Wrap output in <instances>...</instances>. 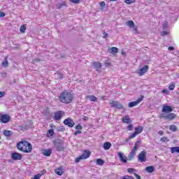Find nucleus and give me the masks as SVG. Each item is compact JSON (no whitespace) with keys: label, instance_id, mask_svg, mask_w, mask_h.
<instances>
[{"label":"nucleus","instance_id":"nucleus-16","mask_svg":"<svg viewBox=\"0 0 179 179\" xmlns=\"http://www.w3.org/2000/svg\"><path fill=\"white\" fill-rule=\"evenodd\" d=\"M55 148L57 152H62V150H64V143L57 142L55 143Z\"/></svg>","mask_w":179,"mask_h":179},{"label":"nucleus","instance_id":"nucleus-8","mask_svg":"<svg viewBox=\"0 0 179 179\" xmlns=\"http://www.w3.org/2000/svg\"><path fill=\"white\" fill-rule=\"evenodd\" d=\"M162 118H164L165 120H168V121H173L177 117V115L175 113H162Z\"/></svg>","mask_w":179,"mask_h":179},{"label":"nucleus","instance_id":"nucleus-13","mask_svg":"<svg viewBox=\"0 0 179 179\" xmlns=\"http://www.w3.org/2000/svg\"><path fill=\"white\" fill-rule=\"evenodd\" d=\"M23 155L19 152H13L11 153V159L13 160H22Z\"/></svg>","mask_w":179,"mask_h":179},{"label":"nucleus","instance_id":"nucleus-14","mask_svg":"<svg viewBox=\"0 0 179 179\" xmlns=\"http://www.w3.org/2000/svg\"><path fill=\"white\" fill-rule=\"evenodd\" d=\"M148 71H149V66L145 65L138 71V75L139 76H143V75H145Z\"/></svg>","mask_w":179,"mask_h":179},{"label":"nucleus","instance_id":"nucleus-17","mask_svg":"<svg viewBox=\"0 0 179 179\" xmlns=\"http://www.w3.org/2000/svg\"><path fill=\"white\" fill-rule=\"evenodd\" d=\"M55 173L57 176H62L64 174V166H59L55 169Z\"/></svg>","mask_w":179,"mask_h":179},{"label":"nucleus","instance_id":"nucleus-48","mask_svg":"<svg viewBox=\"0 0 179 179\" xmlns=\"http://www.w3.org/2000/svg\"><path fill=\"white\" fill-rule=\"evenodd\" d=\"M131 29H133V30L136 31V34L138 33V27L134 25Z\"/></svg>","mask_w":179,"mask_h":179},{"label":"nucleus","instance_id":"nucleus-45","mask_svg":"<svg viewBox=\"0 0 179 179\" xmlns=\"http://www.w3.org/2000/svg\"><path fill=\"white\" fill-rule=\"evenodd\" d=\"M58 131H60L61 132H64V131H65V127H64V126H60V127H59Z\"/></svg>","mask_w":179,"mask_h":179},{"label":"nucleus","instance_id":"nucleus-58","mask_svg":"<svg viewBox=\"0 0 179 179\" xmlns=\"http://www.w3.org/2000/svg\"><path fill=\"white\" fill-rule=\"evenodd\" d=\"M83 121H86L87 120H89V117L87 116H85L83 117Z\"/></svg>","mask_w":179,"mask_h":179},{"label":"nucleus","instance_id":"nucleus-22","mask_svg":"<svg viewBox=\"0 0 179 179\" xmlns=\"http://www.w3.org/2000/svg\"><path fill=\"white\" fill-rule=\"evenodd\" d=\"M86 99H90V101H93L94 103L97 102V97H96L94 95H90L87 96Z\"/></svg>","mask_w":179,"mask_h":179},{"label":"nucleus","instance_id":"nucleus-9","mask_svg":"<svg viewBox=\"0 0 179 179\" xmlns=\"http://www.w3.org/2000/svg\"><path fill=\"white\" fill-rule=\"evenodd\" d=\"M144 98L145 96L143 95H141L140 98L137 99V101L129 103V105H128L129 108H132V107H135V106H138V104H139V103H141Z\"/></svg>","mask_w":179,"mask_h":179},{"label":"nucleus","instance_id":"nucleus-52","mask_svg":"<svg viewBox=\"0 0 179 179\" xmlns=\"http://www.w3.org/2000/svg\"><path fill=\"white\" fill-rule=\"evenodd\" d=\"M3 96H5V92H0V99L3 97Z\"/></svg>","mask_w":179,"mask_h":179},{"label":"nucleus","instance_id":"nucleus-31","mask_svg":"<svg viewBox=\"0 0 179 179\" xmlns=\"http://www.w3.org/2000/svg\"><path fill=\"white\" fill-rule=\"evenodd\" d=\"M163 30H167L169 29V22L167 21H165L162 25Z\"/></svg>","mask_w":179,"mask_h":179},{"label":"nucleus","instance_id":"nucleus-20","mask_svg":"<svg viewBox=\"0 0 179 179\" xmlns=\"http://www.w3.org/2000/svg\"><path fill=\"white\" fill-rule=\"evenodd\" d=\"M122 121L124 124H131V122H132V120H131V118H129V115H128L124 116Z\"/></svg>","mask_w":179,"mask_h":179},{"label":"nucleus","instance_id":"nucleus-5","mask_svg":"<svg viewBox=\"0 0 179 179\" xmlns=\"http://www.w3.org/2000/svg\"><path fill=\"white\" fill-rule=\"evenodd\" d=\"M143 132V127L138 126L137 127H135L134 132L132 133L129 136V139H134V138H136L137 135H139V134H142Z\"/></svg>","mask_w":179,"mask_h":179},{"label":"nucleus","instance_id":"nucleus-19","mask_svg":"<svg viewBox=\"0 0 179 179\" xmlns=\"http://www.w3.org/2000/svg\"><path fill=\"white\" fill-rule=\"evenodd\" d=\"M51 153H52V149H46V150H42V155H43V156H46L48 157L51 156Z\"/></svg>","mask_w":179,"mask_h":179},{"label":"nucleus","instance_id":"nucleus-28","mask_svg":"<svg viewBox=\"0 0 179 179\" xmlns=\"http://www.w3.org/2000/svg\"><path fill=\"white\" fill-rule=\"evenodd\" d=\"M146 171H148V173H153V171H155V167L150 166H147L145 168Z\"/></svg>","mask_w":179,"mask_h":179},{"label":"nucleus","instance_id":"nucleus-60","mask_svg":"<svg viewBox=\"0 0 179 179\" xmlns=\"http://www.w3.org/2000/svg\"><path fill=\"white\" fill-rule=\"evenodd\" d=\"M36 62H40V59H38V58H36L35 60H34Z\"/></svg>","mask_w":179,"mask_h":179},{"label":"nucleus","instance_id":"nucleus-40","mask_svg":"<svg viewBox=\"0 0 179 179\" xmlns=\"http://www.w3.org/2000/svg\"><path fill=\"white\" fill-rule=\"evenodd\" d=\"M127 129H128V131H132V129H134V125L132 124H129L127 126Z\"/></svg>","mask_w":179,"mask_h":179},{"label":"nucleus","instance_id":"nucleus-12","mask_svg":"<svg viewBox=\"0 0 179 179\" xmlns=\"http://www.w3.org/2000/svg\"><path fill=\"white\" fill-rule=\"evenodd\" d=\"M64 115H65V113H64V111L58 110L56 113H55L54 119L56 121H59V120H61V118H62L64 117Z\"/></svg>","mask_w":179,"mask_h":179},{"label":"nucleus","instance_id":"nucleus-36","mask_svg":"<svg viewBox=\"0 0 179 179\" xmlns=\"http://www.w3.org/2000/svg\"><path fill=\"white\" fill-rule=\"evenodd\" d=\"M170 140L169 139V138L166 137V136H163L162 138H161V142H169Z\"/></svg>","mask_w":179,"mask_h":179},{"label":"nucleus","instance_id":"nucleus-43","mask_svg":"<svg viewBox=\"0 0 179 179\" xmlns=\"http://www.w3.org/2000/svg\"><path fill=\"white\" fill-rule=\"evenodd\" d=\"M43 173H42V174L38 173V174L35 175L34 177V179H40V178L41 177V176H43Z\"/></svg>","mask_w":179,"mask_h":179},{"label":"nucleus","instance_id":"nucleus-55","mask_svg":"<svg viewBox=\"0 0 179 179\" xmlns=\"http://www.w3.org/2000/svg\"><path fill=\"white\" fill-rule=\"evenodd\" d=\"M103 36L104 37H108V34H107L106 31H103Z\"/></svg>","mask_w":179,"mask_h":179},{"label":"nucleus","instance_id":"nucleus-6","mask_svg":"<svg viewBox=\"0 0 179 179\" xmlns=\"http://www.w3.org/2000/svg\"><path fill=\"white\" fill-rule=\"evenodd\" d=\"M10 122V115L8 114L0 113V122L2 124H8Z\"/></svg>","mask_w":179,"mask_h":179},{"label":"nucleus","instance_id":"nucleus-46","mask_svg":"<svg viewBox=\"0 0 179 179\" xmlns=\"http://www.w3.org/2000/svg\"><path fill=\"white\" fill-rule=\"evenodd\" d=\"M167 34H169V32L167 31H163L161 33V36H167Z\"/></svg>","mask_w":179,"mask_h":179},{"label":"nucleus","instance_id":"nucleus-29","mask_svg":"<svg viewBox=\"0 0 179 179\" xmlns=\"http://www.w3.org/2000/svg\"><path fill=\"white\" fill-rule=\"evenodd\" d=\"M96 164H98L99 166H103V164H104V160H103L101 158L97 159Z\"/></svg>","mask_w":179,"mask_h":179},{"label":"nucleus","instance_id":"nucleus-56","mask_svg":"<svg viewBox=\"0 0 179 179\" xmlns=\"http://www.w3.org/2000/svg\"><path fill=\"white\" fill-rule=\"evenodd\" d=\"M0 16H1V17H4L5 13H3V12L0 13Z\"/></svg>","mask_w":179,"mask_h":179},{"label":"nucleus","instance_id":"nucleus-15","mask_svg":"<svg viewBox=\"0 0 179 179\" xmlns=\"http://www.w3.org/2000/svg\"><path fill=\"white\" fill-rule=\"evenodd\" d=\"M173 111V108L170 106L164 105L162 108V113H166V114H169Z\"/></svg>","mask_w":179,"mask_h":179},{"label":"nucleus","instance_id":"nucleus-25","mask_svg":"<svg viewBox=\"0 0 179 179\" xmlns=\"http://www.w3.org/2000/svg\"><path fill=\"white\" fill-rule=\"evenodd\" d=\"M127 26H129V27H130V29H132L134 27V26H135V22H134V21L132 20H129L126 22Z\"/></svg>","mask_w":179,"mask_h":179},{"label":"nucleus","instance_id":"nucleus-51","mask_svg":"<svg viewBox=\"0 0 179 179\" xmlns=\"http://www.w3.org/2000/svg\"><path fill=\"white\" fill-rule=\"evenodd\" d=\"M168 50H169V51H174V47H173V46H169V47L168 48Z\"/></svg>","mask_w":179,"mask_h":179},{"label":"nucleus","instance_id":"nucleus-33","mask_svg":"<svg viewBox=\"0 0 179 179\" xmlns=\"http://www.w3.org/2000/svg\"><path fill=\"white\" fill-rule=\"evenodd\" d=\"M4 60L5 61L1 63V65L3 66H4L5 68H7V66H8V57H5Z\"/></svg>","mask_w":179,"mask_h":179},{"label":"nucleus","instance_id":"nucleus-61","mask_svg":"<svg viewBox=\"0 0 179 179\" xmlns=\"http://www.w3.org/2000/svg\"><path fill=\"white\" fill-rule=\"evenodd\" d=\"M105 99H106V96H101V100H105Z\"/></svg>","mask_w":179,"mask_h":179},{"label":"nucleus","instance_id":"nucleus-3","mask_svg":"<svg viewBox=\"0 0 179 179\" xmlns=\"http://www.w3.org/2000/svg\"><path fill=\"white\" fill-rule=\"evenodd\" d=\"M17 149H18L20 152H22V153H31V150H33V146L29 141L26 140H22L17 143Z\"/></svg>","mask_w":179,"mask_h":179},{"label":"nucleus","instance_id":"nucleus-10","mask_svg":"<svg viewBox=\"0 0 179 179\" xmlns=\"http://www.w3.org/2000/svg\"><path fill=\"white\" fill-rule=\"evenodd\" d=\"M138 159L141 163H145L146 162V151H141L138 155Z\"/></svg>","mask_w":179,"mask_h":179},{"label":"nucleus","instance_id":"nucleus-34","mask_svg":"<svg viewBox=\"0 0 179 179\" xmlns=\"http://www.w3.org/2000/svg\"><path fill=\"white\" fill-rule=\"evenodd\" d=\"M26 26L22 25L20 28V33H24L26 31Z\"/></svg>","mask_w":179,"mask_h":179},{"label":"nucleus","instance_id":"nucleus-57","mask_svg":"<svg viewBox=\"0 0 179 179\" xmlns=\"http://www.w3.org/2000/svg\"><path fill=\"white\" fill-rule=\"evenodd\" d=\"M162 93L167 94V93H169V91H167V90H162Z\"/></svg>","mask_w":179,"mask_h":179},{"label":"nucleus","instance_id":"nucleus-24","mask_svg":"<svg viewBox=\"0 0 179 179\" xmlns=\"http://www.w3.org/2000/svg\"><path fill=\"white\" fill-rule=\"evenodd\" d=\"M110 148H111V143L110 142H106L104 144H103V149L105 150H108L110 149Z\"/></svg>","mask_w":179,"mask_h":179},{"label":"nucleus","instance_id":"nucleus-54","mask_svg":"<svg viewBox=\"0 0 179 179\" xmlns=\"http://www.w3.org/2000/svg\"><path fill=\"white\" fill-rule=\"evenodd\" d=\"M134 174L136 178L141 179V176L138 175L137 173H134Z\"/></svg>","mask_w":179,"mask_h":179},{"label":"nucleus","instance_id":"nucleus-21","mask_svg":"<svg viewBox=\"0 0 179 179\" xmlns=\"http://www.w3.org/2000/svg\"><path fill=\"white\" fill-rule=\"evenodd\" d=\"M64 6H66V1H62V3L56 5L57 9H62V8H64Z\"/></svg>","mask_w":179,"mask_h":179},{"label":"nucleus","instance_id":"nucleus-53","mask_svg":"<svg viewBox=\"0 0 179 179\" xmlns=\"http://www.w3.org/2000/svg\"><path fill=\"white\" fill-rule=\"evenodd\" d=\"M159 135H160V136H162V135L164 134V132L162 130H160L158 131Z\"/></svg>","mask_w":179,"mask_h":179},{"label":"nucleus","instance_id":"nucleus-26","mask_svg":"<svg viewBox=\"0 0 179 179\" xmlns=\"http://www.w3.org/2000/svg\"><path fill=\"white\" fill-rule=\"evenodd\" d=\"M169 129L170 131H171V132H176L177 131V126H176L175 124H172L169 126Z\"/></svg>","mask_w":179,"mask_h":179},{"label":"nucleus","instance_id":"nucleus-23","mask_svg":"<svg viewBox=\"0 0 179 179\" xmlns=\"http://www.w3.org/2000/svg\"><path fill=\"white\" fill-rule=\"evenodd\" d=\"M46 136L47 138H52L54 136V129H51L48 130Z\"/></svg>","mask_w":179,"mask_h":179},{"label":"nucleus","instance_id":"nucleus-49","mask_svg":"<svg viewBox=\"0 0 179 179\" xmlns=\"http://www.w3.org/2000/svg\"><path fill=\"white\" fill-rule=\"evenodd\" d=\"M79 134H82V131H80V130L76 131V132L74 133V135L75 136L79 135Z\"/></svg>","mask_w":179,"mask_h":179},{"label":"nucleus","instance_id":"nucleus-47","mask_svg":"<svg viewBox=\"0 0 179 179\" xmlns=\"http://www.w3.org/2000/svg\"><path fill=\"white\" fill-rule=\"evenodd\" d=\"M127 171H128V173H134V171H135V169H134V168H129L127 169Z\"/></svg>","mask_w":179,"mask_h":179},{"label":"nucleus","instance_id":"nucleus-39","mask_svg":"<svg viewBox=\"0 0 179 179\" xmlns=\"http://www.w3.org/2000/svg\"><path fill=\"white\" fill-rule=\"evenodd\" d=\"M122 179H135V178L131 176H124L122 178Z\"/></svg>","mask_w":179,"mask_h":179},{"label":"nucleus","instance_id":"nucleus-59","mask_svg":"<svg viewBox=\"0 0 179 179\" xmlns=\"http://www.w3.org/2000/svg\"><path fill=\"white\" fill-rule=\"evenodd\" d=\"M122 55H124L125 57V55H127V52H125V51H122L121 52Z\"/></svg>","mask_w":179,"mask_h":179},{"label":"nucleus","instance_id":"nucleus-42","mask_svg":"<svg viewBox=\"0 0 179 179\" xmlns=\"http://www.w3.org/2000/svg\"><path fill=\"white\" fill-rule=\"evenodd\" d=\"M105 66H106V68H109V66H111V62H108V61L106 62Z\"/></svg>","mask_w":179,"mask_h":179},{"label":"nucleus","instance_id":"nucleus-1","mask_svg":"<svg viewBox=\"0 0 179 179\" xmlns=\"http://www.w3.org/2000/svg\"><path fill=\"white\" fill-rule=\"evenodd\" d=\"M139 145H141V141H138L135 143L134 146L131 149V152L128 155V158L122 152H118L117 156L120 157V162L122 163H127V160L129 162H131L134 160V157L136 155V150H138V148H139Z\"/></svg>","mask_w":179,"mask_h":179},{"label":"nucleus","instance_id":"nucleus-62","mask_svg":"<svg viewBox=\"0 0 179 179\" xmlns=\"http://www.w3.org/2000/svg\"><path fill=\"white\" fill-rule=\"evenodd\" d=\"M0 139H1V136H0Z\"/></svg>","mask_w":179,"mask_h":179},{"label":"nucleus","instance_id":"nucleus-41","mask_svg":"<svg viewBox=\"0 0 179 179\" xmlns=\"http://www.w3.org/2000/svg\"><path fill=\"white\" fill-rule=\"evenodd\" d=\"M175 87H176V85H174V83H172L169 86V90H173Z\"/></svg>","mask_w":179,"mask_h":179},{"label":"nucleus","instance_id":"nucleus-38","mask_svg":"<svg viewBox=\"0 0 179 179\" xmlns=\"http://www.w3.org/2000/svg\"><path fill=\"white\" fill-rule=\"evenodd\" d=\"M71 3H75L76 5L80 3V0H69Z\"/></svg>","mask_w":179,"mask_h":179},{"label":"nucleus","instance_id":"nucleus-35","mask_svg":"<svg viewBox=\"0 0 179 179\" xmlns=\"http://www.w3.org/2000/svg\"><path fill=\"white\" fill-rule=\"evenodd\" d=\"M3 135H4L5 136H10L11 132H10V131H9V130H5V131H3Z\"/></svg>","mask_w":179,"mask_h":179},{"label":"nucleus","instance_id":"nucleus-4","mask_svg":"<svg viewBox=\"0 0 179 179\" xmlns=\"http://www.w3.org/2000/svg\"><path fill=\"white\" fill-rule=\"evenodd\" d=\"M90 157V151L85 150L83 151V155L75 159L76 163H79L80 160H85L86 159H89Z\"/></svg>","mask_w":179,"mask_h":179},{"label":"nucleus","instance_id":"nucleus-7","mask_svg":"<svg viewBox=\"0 0 179 179\" xmlns=\"http://www.w3.org/2000/svg\"><path fill=\"white\" fill-rule=\"evenodd\" d=\"M109 104H110L111 107H115L118 110H122V108H124L122 103H119L118 101L112 100L109 102Z\"/></svg>","mask_w":179,"mask_h":179},{"label":"nucleus","instance_id":"nucleus-27","mask_svg":"<svg viewBox=\"0 0 179 179\" xmlns=\"http://www.w3.org/2000/svg\"><path fill=\"white\" fill-rule=\"evenodd\" d=\"M179 153V147H172L171 148V153Z\"/></svg>","mask_w":179,"mask_h":179},{"label":"nucleus","instance_id":"nucleus-11","mask_svg":"<svg viewBox=\"0 0 179 179\" xmlns=\"http://www.w3.org/2000/svg\"><path fill=\"white\" fill-rule=\"evenodd\" d=\"M63 122L64 125H67L69 128H73V127H75V122H73V120L70 117L65 119Z\"/></svg>","mask_w":179,"mask_h":179},{"label":"nucleus","instance_id":"nucleus-37","mask_svg":"<svg viewBox=\"0 0 179 179\" xmlns=\"http://www.w3.org/2000/svg\"><path fill=\"white\" fill-rule=\"evenodd\" d=\"M75 128L78 131H82V129H83L82 125H80V124L76 125Z\"/></svg>","mask_w":179,"mask_h":179},{"label":"nucleus","instance_id":"nucleus-32","mask_svg":"<svg viewBox=\"0 0 179 179\" xmlns=\"http://www.w3.org/2000/svg\"><path fill=\"white\" fill-rule=\"evenodd\" d=\"M136 2V0H124V3L127 5H131V3H135Z\"/></svg>","mask_w":179,"mask_h":179},{"label":"nucleus","instance_id":"nucleus-44","mask_svg":"<svg viewBox=\"0 0 179 179\" xmlns=\"http://www.w3.org/2000/svg\"><path fill=\"white\" fill-rule=\"evenodd\" d=\"M99 6H101V8H106V2L104 1H101L99 3Z\"/></svg>","mask_w":179,"mask_h":179},{"label":"nucleus","instance_id":"nucleus-2","mask_svg":"<svg viewBox=\"0 0 179 179\" xmlns=\"http://www.w3.org/2000/svg\"><path fill=\"white\" fill-rule=\"evenodd\" d=\"M73 93L68 90L62 91L58 96L60 103L63 104H71L73 101Z\"/></svg>","mask_w":179,"mask_h":179},{"label":"nucleus","instance_id":"nucleus-50","mask_svg":"<svg viewBox=\"0 0 179 179\" xmlns=\"http://www.w3.org/2000/svg\"><path fill=\"white\" fill-rule=\"evenodd\" d=\"M57 73L60 76V79H62V78L64 77V75H62V73H61V72L59 71H57Z\"/></svg>","mask_w":179,"mask_h":179},{"label":"nucleus","instance_id":"nucleus-30","mask_svg":"<svg viewBox=\"0 0 179 179\" xmlns=\"http://www.w3.org/2000/svg\"><path fill=\"white\" fill-rule=\"evenodd\" d=\"M110 52L111 54H117L118 52V48L115 47H112L110 49Z\"/></svg>","mask_w":179,"mask_h":179},{"label":"nucleus","instance_id":"nucleus-18","mask_svg":"<svg viewBox=\"0 0 179 179\" xmlns=\"http://www.w3.org/2000/svg\"><path fill=\"white\" fill-rule=\"evenodd\" d=\"M92 66H94V68L98 72H101V63H100V62H94L92 64Z\"/></svg>","mask_w":179,"mask_h":179}]
</instances>
